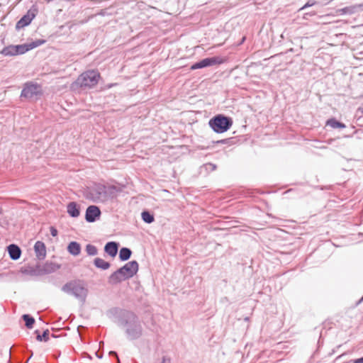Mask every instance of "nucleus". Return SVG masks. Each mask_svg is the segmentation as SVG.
I'll list each match as a JSON object with an SVG mask.
<instances>
[{
  "mask_svg": "<svg viewBox=\"0 0 363 363\" xmlns=\"http://www.w3.org/2000/svg\"><path fill=\"white\" fill-rule=\"evenodd\" d=\"M342 13H350V9L349 7H345L342 9L341 10Z\"/></svg>",
  "mask_w": 363,
  "mask_h": 363,
  "instance_id": "nucleus-33",
  "label": "nucleus"
},
{
  "mask_svg": "<svg viewBox=\"0 0 363 363\" xmlns=\"http://www.w3.org/2000/svg\"><path fill=\"white\" fill-rule=\"evenodd\" d=\"M46 41L43 39H38L29 43L23 44V47H24L25 53L28 52L30 50H33L37 47H39L43 45Z\"/></svg>",
  "mask_w": 363,
  "mask_h": 363,
  "instance_id": "nucleus-20",
  "label": "nucleus"
},
{
  "mask_svg": "<svg viewBox=\"0 0 363 363\" xmlns=\"http://www.w3.org/2000/svg\"><path fill=\"white\" fill-rule=\"evenodd\" d=\"M9 257L12 260H18L22 254L21 247L16 244H10L6 247Z\"/></svg>",
  "mask_w": 363,
  "mask_h": 363,
  "instance_id": "nucleus-14",
  "label": "nucleus"
},
{
  "mask_svg": "<svg viewBox=\"0 0 363 363\" xmlns=\"http://www.w3.org/2000/svg\"><path fill=\"white\" fill-rule=\"evenodd\" d=\"M85 250L88 255L94 256L98 254V250L96 247L91 244H87L85 247Z\"/></svg>",
  "mask_w": 363,
  "mask_h": 363,
  "instance_id": "nucleus-28",
  "label": "nucleus"
},
{
  "mask_svg": "<svg viewBox=\"0 0 363 363\" xmlns=\"http://www.w3.org/2000/svg\"><path fill=\"white\" fill-rule=\"evenodd\" d=\"M162 363H170V359L166 357H163Z\"/></svg>",
  "mask_w": 363,
  "mask_h": 363,
  "instance_id": "nucleus-38",
  "label": "nucleus"
},
{
  "mask_svg": "<svg viewBox=\"0 0 363 363\" xmlns=\"http://www.w3.org/2000/svg\"><path fill=\"white\" fill-rule=\"evenodd\" d=\"M52 337H54V338L57 337V336L55 335H54V334L52 335Z\"/></svg>",
  "mask_w": 363,
  "mask_h": 363,
  "instance_id": "nucleus-42",
  "label": "nucleus"
},
{
  "mask_svg": "<svg viewBox=\"0 0 363 363\" xmlns=\"http://www.w3.org/2000/svg\"><path fill=\"white\" fill-rule=\"evenodd\" d=\"M108 313L115 318L114 322L121 328L128 340L140 339L143 335V328L140 318L132 311L113 308Z\"/></svg>",
  "mask_w": 363,
  "mask_h": 363,
  "instance_id": "nucleus-1",
  "label": "nucleus"
},
{
  "mask_svg": "<svg viewBox=\"0 0 363 363\" xmlns=\"http://www.w3.org/2000/svg\"><path fill=\"white\" fill-rule=\"evenodd\" d=\"M11 351L9 352V357H11Z\"/></svg>",
  "mask_w": 363,
  "mask_h": 363,
  "instance_id": "nucleus-44",
  "label": "nucleus"
},
{
  "mask_svg": "<svg viewBox=\"0 0 363 363\" xmlns=\"http://www.w3.org/2000/svg\"><path fill=\"white\" fill-rule=\"evenodd\" d=\"M60 268V266L52 262H47L44 264H40L42 275L48 274L55 272Z\"/></svg>",
  "mask_w": 363,
  "mask_h": 363,
  "instance_id": "nucleus-12",
  "label": "nucleus"
},
{
  "mask_svg": "<svg viewBox=\"0 0 363 363\" xmlns=\"http://www.w3.org/2000/svg\"><path fill=\"white\" fill-rule=\"evenodd\" d=\"M34 250L37 258L40 260L44 259L46 257V247L43 242L37 241L34 245Z\"/></svg>",
  "mask_w": 363,
  "mask_h": 363,
  "instance_id": "nucleus-15",
  "label": "nucleus"
},
{
  "mask_svg": "<svg viewBox=\"0 0 363 363\" xmlns=\"http://www.w3.org/2000/svg\"><path fill=\"white\" fill-rule=\"evenodd\" d=\"M223 62V60L218 56L206 57L193 64L191 67V69L194 70L198 69H202L204 67H208L216 65H220Z\"/></svg>",
  "mask_w": 363,
  "mask_h": 363,
  "instance_id": "nucleus-8",
  "label": "nucleus"
},
{
  "mask_svg": "<svg viewBox=\"0 0 363 363\" xmlns=\"http://www.w3.org/2000/svg\"><path fill=\"white\" fill-rule=\"evenodd\" d=\"M67 212L72 218H77L80 214V206L74 201L69 202L67 206Z\"/></svg>",
  "mask_w": 363,
  "mask_h": 363,
  "instance_id": "nucleus-17",
  "label": "nucleus"
},
{
  "mask_svg": "<svg viewBox=\"0 0 363 363\" xmlns=\"http://www.w3.org/2000/svg\"><path fill=\"white\" fill-rule=\"evenodd\" d=\"M117 363H120V359L119 358L117 359Z\"/></svg>",
  "mask_w": 363,
  "mask_h": 363,
  "instance_id": "nucleus-43",
  "label": "nucleus"
},
{
  "mask_svg": "<svg viewBox=\"0 0 363 363\" xmlns=\"http://www.w3.org/2000/svg\"><path fill=\"white\" fill-rule=\"evenodd\" d=\"M100 73L97 70H87L81 74L74 83V86L83 90L90 89L94 87L99 82Z\"/></svg>",
  "mask_w": 363,
  "mask_h": 363,
  "instance_id": "nucleus-3",
  "label": "nucleus"
},
{
  "mask_svg": "<svg viewBox=\"0 0 363 363\" xmlns=\"http://www.w3.org/2000/svg\"><path fill=\"white\" fill-rule=\"evenodd\" d=\"M62 291L67 294L74 296L82 303L86 301L88 294V289L81 281H72L66 283L62 287Z\"/></svg>",
  "mask_w": 363,
  "mask_h": 363,
  "instance_id": "nucleus-4",
  "label": "nucleus"
},
{
  "mask_svg": "<svg viewBox=\"0 0 363 363\" xmlns=\"http://www.w3.org/2000/svg\"><path fill=\"white\" fill-rule=\"evenodd\" d=\"M315 3L316 2L315 1H311L310 0L306 4H305L301 9H299L298 11H300L304 10V9L308 8V7H311V6L315 5Z\"/></svg>",
  "mask_w": 363,
  "mask_h": 363,
  "instance_id": "nucleus-30",
  "label": "nucleus"
},
{
  "mask_svg": "<svg viewBox=\"0 0 363 363\" xmlns=\"http://www.w3.org/2000/svg\"><path fill=\"white\" fill-rule=\"evenodd\" d=\"M21 272L24 274L30 276H42L40 269V264H36L35 267H28L22 268Z\"/></svg>",
  "mask_w": 363,
  "mask_h": 363,
  "instance_id": "nucleus-18",
  "label": "nucleus"
},
{
  "mask_svg": "<svg viewBox=\"0 0 363 363\" xmlns=\"http://www.w3.org/2000/svg\"><path fill=\"white\" fill-rule=\"evenodd\" d=\"M109 355L113 356V357H116V359L119 358L118 354H117V352H115V351H110L109 352Z\"/></svg>",
  "mask_w": 363,
  "mask_h": 363,
  "instance_id": "nucleus-35",
  "label": "nucleus"
},
{
  "mask_svg": "<svg viewBox=\"0 0 363 363\" xmlns=\"http://www.w3.org/2000/svg\"><path fill=\"white\" fill-rule=\"evenodd\" d=\"M230 140H231V138H228V139H224V140H218L216 143H217L226 144V143H228Z\"/></svg>",
  "mask_w": 363,
  "mask_h": 363,
  "instance_id": "nucleus-34",
  "label": "nucleus"
},
{
  "mask_svg": "<svg viewBox=\"0 0 363 363\" xmlns=\"http://www.w3.org/2000/svg\"><path fill=\"white\" fill-rule=\"evenodd\" d=\"M354 363H363V357L354 360Z\"/></svg>",
  "mask_w": 363,
  "mask_h": 363,
  "instance_id": "nucleus-37",
  "label": "nucleus"
},
{
  "mask_svg": "<svg viewBox=\"0 0 363 363\" xmlns=\"http://www.w3.org/2000/svg\"><path fill=\"white\" fill-rule=\"evenodd\" d=\"M46 41L43 39H38L29 43L23 44V47H24L25 53L28 52L30 50H33L37 47H39L43 45Z\"/></svg>",
  "mask_w": 363,
  "mask_h": 363,
  "instance_id": "nucleus-21",
  "label": "nucleus"
},
{
  "mask_svg": "<svg viewBox=\"0 0 363 363\" xmlns=\"http://www.w3.org/2000/svg\"><path fill=\"white\" fill-rule=\"evenodd\" d=\"M8 363H11V360H10V359L8 361Z\"/></svg>",
  "mask_w": 363,
  "mask_h": 363,
  "instance_id": "nucleus-45",
  "label": "nucleus"
},
{
  "mask_svg": "<svg viewBox=\"0 0 363 363\" xmlns=\"http://www.w3.org/2000/svg\"><path fill=\"white\" fill-rule=\"evenodd\" d=\"M357 111L361 114V116H363V108H359Z\"/></svg>",
  "mask_w": 363,
  "mask_h": 363,
  "instance_id": "nucleus-39",
  "label": "nucleus"
},
{
  "mask_svg": "<svg viewBox=\"0 0 363 363\" xmlns=\"http://www.w3.org/2000/svg\"><path fill=\"white\" fill-rule=\"evenodd\" d=\"M233 123L230 117L218 114L209 120L208 125L215 133H223L231 128Z\"/></svg>",
  "mask_w": 363,
  "mask_h": 363,
  "instance_id": "nucleus-5",
  "label": "nucleus"
},
{
  "mask_svg": "<svg viewBox=\"0 0 363 363\" xmlns=\"http://www.w3.org/2000/svg\"><path fill=\"white\" fill-rule=\"evenodd\" d=\"M96 356L99 358V359H101L103 357V352H101L100 351H97L96 352Z\"/></svg>",
  "mask_w": 363,
  "mask_h": 363,
  "instance_id": "nucleus-36",
  "label": "nucleus"
},
{
  "mask_svg": "<svg viewBox=\"0 0 363 363\" xmlns=\"http://www.w3.org/2000/svg\"><path fill=\"white\" fill-rule=\"evenodd\" d=\"M67 250L70 255L77 256L81 252V245L76 241H72L68 244Z\"/></svg>",
  "mask_w": 363,
  "mask_h": 363,
  "instance_id": "nucleus-19",
  "label": "nucleus"
},
{
  "mask_svg": "<svg viewBox=\"0 0 363 363\" xmlns=\"http://www.w3.org/2000/svg\"><path fill=\"white\" fill-rule=\"evenodd\" d=\"M141 218L147 224H150L155 221L154 215L147 210L141 213Z\"/></svg>",
  "mask_w": 363,
  "mask_h": 363,
  "instance_id": "nucleus-25",
  "label": "nucleus"
},
{
  "mask_svg": "<svg viewBox=\"0 0 363 363\" xmlns=\"http://www.w3.org/2000/svg\"><path fill=\"white\" fill-rule=\"evenodd\" d=\"M326 125H329L333 128H345V124L337 121L335 118H332L327 121Z\"/></svg>",
  "mask_w": 363,
  "mask_h": 363,
  "instance_id": "nucleus-24",
  "label": "nucleus"
},
{
  "mask_svg": "<svg viewBox=\"0 0 363 363\" xmlns=\"http://www.w3.org/2000/svg\"><path fill=\"white\" fill-rule=\"evenodd\" d=\"M124 186L110 185L106 186V201L111 199L116 198L118 193L123 191Z\"/></svg>",
  "mask_w": 363,
  "mask_h": 363,
  "instance_id": "nucleus-13",
  "label": "nucleus"
},
{
  "mask_svg": "<svg viewBox=\"0 0 363 363\" xmlns=\"http://www.w3.org/2000/svg\"><path fill=\"white\" fill-rule=\"evenodd\" d=\"M132 251L128 247H122L119 252V259L121 261H126L130 259Z\"/></svg>",
  "mask_w": 363,
  "mask_h": 363,
  "instance_id": "nucleus-23",
  "label": "nucleus"
},
{
  "mask_svg": "<svg viewBox=\"0 0 363 363\" xmlns=\"http://www.w3.org/2000/svg\"><path fill=\"white\" fill-rule=\"evenodd\" d=\"M139 269L137 261L132 260L113 272L108 278V282L111 285H117L123 281L132 278Z\"/></svg>",
  "mask_w": 363,
  "mask_h": 363,
  "instance_id": "nucleus-2",
  "label": "nucleus"
},
{
  "mask_svg": "<svg viewBox=\"0 0 363 363\" xmlns=\"http://www.w3.org/2000/svg\"><path fill=\"white\" fill-rule=\"evenodd\" d=\"M101 210L96 206H89L86 210L85 219L89 223L95 222L101 216Z\"/></svg>",
  "mask_w": 363,
  "mask_h": 363,
  "instance_id": "nucleus-11",
  "label": "nucleus"
},
{
  "mask_svg": "<svg viewBox=\"0 0 363 363\" xmlns=\"http://www.w3.org/2000/svg\"><path fill=\"white\" fill-rule=\"evenodd\" d=\"M119 244L114 241L108 242L104 246V251L111 257H115L118 253Z\"/></svg>",
  "mask_w": 363,
  "mask_h": 363,
  "instance_id": "nucleus-16",
  "label": "nucleus"
},
{
  "mask_svg": "<svg viewBox=\"0 0 363 363\" xmlns=\"http://www.w3.org/2000/svg\"><path fill=\"white\" fill-rule=\"evenodd\" d=\"M216 169V165L214 164H212V163H206V164H204L203 166H201V170L203 171V170H205L206 172H213L214 171L215 169Z\"/></svg>",
  "mask_w": 363,
  "mask_h": 363,
  "instance_id": "nucleus-29",
  "label": "nucleus"
},
{
  "mask_svg": "<svg viewBox=\"0 0 363 363\" xmlns=\"http://www.w3.org/2000/svg\"><path fill=\"white\" fill-rule=\"evenodd\" d=\"M362 301H363V296L359 299V301H358V303H361Z\"/></svg>",
  "mask_w": 363,
  "mask_h": 363,
  "instance_id": "nucleus-41",
  "label": "nucleus"
},
{
  "mask_svg": "<svg viewBox=\"0 0 363 363\" xmlns=\"http://www.w3.org/2000/svg\"><path fill=\"white\" fill-rule=\"evenodd\" d=\"M22 319L25 322V325L27 328H33L35 321V318L33 316H31L29 314H23L22 315Z\"/></svg>",
  "mask_w": 363,
  "mask_h": 363,
  "instance_id": "nucleus-26",
  "label": "nucleus"
},
{
  "mask_svg": "<svg viewBox=\"0 0 363 363\" xmlns=\"http://www.w3.org/2000/svg\"><path fill=\"white\" fill-rule=\"evenodd\" d=\"M38 13V9L35 6H33L16 24V29L20 30L28 26Z\"/></svg>",
  "mask_w": 363,
  "mask_h": 363,
  "instance_id": "nucleus-9",
  "label": "nucleus"
},
{
  "mask_svg": "<svg viewBox=\"0 0 363 363\" xmlns=\"http://www.w3.org/2000/svg\"><path fill=\"white\" fill-rule=\"evenodd\" d=\"M35 333L36 335V340L40 342H48L49 340V335L50 332L49 330H45L43 331V334H40L39 330H36L35 331Z\"/></svg>",
  "mask_w": 363,
  "mask_h": 363,
  "instance_id": "nucleus-27",
  "label": "nucleus"
},
{
  "mask_svg": "<svg viewBox=\"0 0 363 363\" xmlns=\"http://www.w3.org/2000/svg\"><path fill=\"white\" fill-rule=\"evenodd\" d=\"M94 264L95 265L96 267L103 270H106L111 267V264L109 262L99 257H96L94 259Z\"/></svg>",
  "mask_w": 363,
  "mask_h": 363,
  "instance_id": "nucleus-22",
  "label": "nucleus"
},
{
  "mask_svg": "<svg viewBox=\"0 0 363 363\" xmlns=\"http://www.w3.org/2000/svg\"><path fill=\"white\" fill-rule=\"evenodd\" d=\"M316 14V13L315 11H311V12H308V13H305L303 14V18L304 19H308V16H315Z\"/></svg>",
  "mask_w": 363,
  "mask_h": 363,
  "instance_id": "nucleus-32",
  "label": "nucleus"
},
{
  "mask_svg": "<svg viewBox=\"0 0 363 363\" xmlns=\"http://www.w3.org/2000/svg\"><path fill=\"white\" fill-rule=\"evenodd\" d=\"M42 94L40 85L37 83L27 82L24 84L21 93V97L27 99H33L34 97Z\"/></svg>",
  "mask_w": 363,
  "mask_h": 363,
  "instance_id": "nucleus-7",
  "label": "nucleus"
},
{
  "mask_svg": "<svg viewBox=\"0 0 363 363\" xmlns=\"http://www.w3.org/2000/svg\"><path fill=\"white\" fill-rule=\"evenodd\" d=\"M104 343L103 341H101L99 342V350L104 347Z\"/></svg>",
  "mask_w": 363,
  "mask_h": 363,
  "instance_id": "nucleus-40",
  "label": "nucleus"
},
{
  "mask_svg": "<svg viewBox=\"0 0 363 363\" xmlns=\"http://www.w3.org/2000/svg\"><path fill=\"white\" fill-rule=\"evenodd\" d=\"M106 186L104 184H94V186L89 189L86 193V197L95 203L106 202Z\"/></svg>",
  "mask_w": 363,
  "mask_h": 363,
  "instance_id": "nucleus-6",
  "label": "nucleus"
},
{
  "mask_svg": "<svg viewBox=\"0 0 363 363\" xmlns=\"http://www.w3.org/2000/svg\"><path fill=\"white\" fill-rule=\"evenodd\" d=\"M0 54L5 57H14L20 55L25 54L24 47L21 45H9L4 47L1 51Z\"/></svg>",
  "mask_w": 363,
  "mask_h": 363,
  "instance_id": "nucleus-10",
  "label": "nucleus"
},
{
  "mask_svg": "<svg viewBox=\"0 0 363 363\" xmlns=\"http://www.w3.org/2000/svg\"><path fill=\"white\" fill-rule=\"evenodd\" d=\"M50 234L52 235V236L55 237L57 235L58 231L55 227L51 226L50 228Z\"/></svg>",
  "mask_w": 363,
  "mask_h": 363,
  "instance_id": "nucleus-31",
  "label": "nucleus"
}]
</instances>
